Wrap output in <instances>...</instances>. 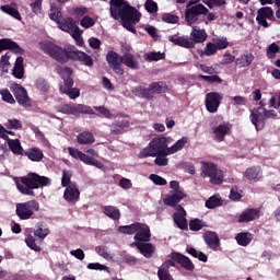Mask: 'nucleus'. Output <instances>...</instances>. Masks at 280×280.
<instances>
[{"label":"nucleus","instance_id":"f257e3e1","mask_svg":"<svg viewBox=\"0 0 280 280\" xmlns=\"http://www.w3.org/2000/svg\"><path fill=\"white\" fill-rule=\"evenodd\" d=\"M40 49L44 54L50 56L52 60H56L61 65L69 62V60H73L74 62H82L85 67H93V57L82 50L62 48L51 42L42 43Z\"/></svg>","mask_w":280,"mask_h":280},{"label":"nucleus","instance_id":"f03ea898","mask_svg":"<svg viewBox=\"0 0 280 280\" xmlns=\"http://www.w3.org/2000/svg\"><path fill=\"white\" fill-rule=\"evenodd\" d=\"M109 12L112 19L115 21H119L127 30V32H131V34H137V28L135 25L141 21V13L137 8L130 5V2L126 0H110L109 1Z\"/></svg>","mask_w":280,"mask_h":280},{"label":"nucleus","instance_id":"7ed1b4c3","mask_svg":"<svg viewBox=\"0 0 280 280\" xmlns=\"http://www.w3.org/2000/svg\"><path fill=\"white\" fill-rule=\"evenodd\" d=\"M15 185L20 194L23 196H36L34 189H39L40 187H48L51 185V179L47 176H40L37 173H28L26 176L18 177L15 179Z\"/></svg>","mask_w":280,"mask_h":280},{"label":"nucleus","instance_id":"20e7f679","mask_svg":"<svg viewBox=\"0 0 280 280\" xmlns=\"http://www.w3.org/2000/svg\"><path fill=\"white\" fill-rule=\"evenodd\" d=\"M118 231L124 235H135V242H139L141 244L145 242H150V237H152V233L150 232V226L145 223H132L130 225H121L118 228Z\"/></svg>","mask_w":280,"mask_h":280},{"label":"nucleus","instance_id":"39448f33","mask_svg":"<svg viewBox=\"0 0 280 280\" xmlns=\"http://www.w3.org/2000/svg\"><path fill=\"white\" fill-rule=\"evenodd\" d=\"M168 150L167 137L159 136L153 138L149 145L139 152L138 159H148V156L154 158L156 154L170 155V153H167Z\"/></svg>","mask_w":280,"mask_h":280},{"label":"nucleus","instance_id":"423d86ee","mask_svg":"<svg viewBox=\"0 0 280 280\" xmlns=\"http://www.w3.org/2000/svg\"><path fill=\"white\" fill-rule=\"evenodd\" d=\"M59 75L63 80V84L59 86L60 93L68 95L71 100H78L80 97V89L73 88V84H75L73 81V69L69 67L60 68Z\"/></svg>","mask_w":280,"mask_h":280},{"label":"nucleus","instance_id":"0eeeda50","mask_svg":"<svg viewBox=\"0 0 280 280\" xmlns=\"http://www.w3.org/2000/svg\"><path fill=\"white\" fill-rule=\"evenodd\" d=\"M208 12L209 9L200 3V0H190L186 4L185 21L187 25H195L198 21V16H202V14H207Z\"/></svg>","mask_w":280,"mask_h":280},{"label":"nucleus","instance_id":"6e6552de","mask_svg":"<svg viewBox=\"0 0 280 280\" xmlns=\"http://www.w3.org/2000/svg\"><path fill=\"white\" fill-rule=\"evenodd\" d=\"M201 178H210L211 185H222L224 183V173L218 170V165L211 162L201 163Z\"/></svg>","mask_w":280,"mask_h":280},{"label":"nucleus","instance_id":"1a4fd4ad","mask_svg":"<svg viewBox=\"0 0 280 280\" xmlns=\"http://www.w3.org/2000/svg\"><path fill=\"white\" fill-rule=\"evenodd\" d=\"M276 116L277 112L275 109L268 110L260 106L250 113V121L255 126L256 130H264V126H266L264 121H266V119H272Z\"/></svg>","mask_w":280,"mask_h":280},{"label":"nucleus","instance_id":"9d476101","mask_svg":"<svg viewBox=\"0 0 280 280\" xmlns=\"http://www.w3.org/2000/svg\"><path fill=\"white\" fill-rule=\"evenodd\" d=\"M37 211H40V203L36 200L20 202L15 206V213L20 220H30Z\"/></svg>","mask_w":280,"mask_h":280},{"label":"nucleus","instance_id":"9b49d317","mask_svg":"<svg viewBox=\"0 0 280 280\" xmlns=\"http://www.w3.org/2000/svg\"><path fill=\"white\" fill-rule=\"evenodd\" d=\"M59 113H62L63 115H73L74 117H80V115H93V108L88 105L77 104H66L62 105L59 109Z\"/></svg>","mask_w":280,"mask_h":280},{"label":"nucleus","instance_id":"f8f14e48","mask_svg":"<svg viewBox=\"0 0 280 280\" xmlns=\"http://www.w3.org/2000/svg\"><path fill=\"white\" fill-rule=\"evenodd\" d=\"M11 91L20 106H32V103L30 102V95L27 94V90H25L23 85L14 83L11 85Z\"/></svg>","mask_w":280,"mask_h":280},{"label":"nucleus","instance_id":"ddd939ff","mask_svg":"<svg viewBox=\"0 0 280 280\" xmlns=\"http://www.w3.org/2000/svg\"><path fill=\"white\" fill-rule=\"evenodd\" d=\"M222 94L218 92H210L206 94V109L208 113H218V108H220V104H222Z\"/></svg>","mask_w":280,"mask_h":280},{"label":"nucleus","instance_id":"4468645a","mask_svg":"<svg viewBox=\"0 0 280 280\" xmlns=\"http://www.w3.org/2000/svg\"><path fill=\"white\" fill-rule=\"evenodd\" d=\"M275 19V11L270 7H262L258 9L256 21L258 25L261 27L268 28L270 27V24L268 21H272ZM268 20V21H267Z\"/></svg>","mask_w":280,"mask_h":280},{"label":"nucleus","instance_id":"2eb2a0df","mask_svg":"<svg viewBox=\"0 0 280 280\" xmlns=\"http://www.w3.org/2000/svg\"><path fill=\"white\" fill-rule=\"evenodd\" d=\"M112 135H121L124 128H130L128 115L117 114L116 120L109 126Z\"/></svg>","mask_w":280,"mask_h":280},{"label":"nucleus","instance_id":"dca6fc26","mask_svg":"<svg viewBox=\"0 0 280 280\" xmlns=\"http://www.w3.org/2000/svg\"><path fill=\"white\" fill-rule=\"evenodd\" d=\"M106 61L115 73L118 75H124L125 71L124 68H121V56H119V54L113 50L108 51L106 55Z\"/></svg>","mask_w":280,"mask_h":280},{"label":"nucleus","instance_id":"f3484780","mask_svg":"<svg viewBox=\"0 0 280 280\" xmlns=\"http://www.w3.org/2000/svg\"><path fill=\"white\" fill-rule=\"evenodd\" d=\"M176 211L173 214L174 223L180 231H188L189 223H187V211H185V208L183 206H177Z\"/></svg>","mask_w":280,"mask_h":280},{"label":"nucleus","instance_id":"a211bd4d","mask_svg":"<svg viewBox=\"0 0 280 280\" xmlns=\"http://www.w3.org/2000/svg\"><path fill=\"white\" fill-rule=\"evenodd\" d=\"M12 51L13 54H16L18 56H24L25 50L21 48L19 43L12 40L11 38H1L0 39V54L1 51Z\"/></svg>","mask_w":280,"mask_h":280},{"label":"nucleus","instance_id":"6ab92c4d","mask_svg":"<svg viewBox=\"0 0 280 280\" xmlns=\"http://www.w3.org/2000/svg\"><path fill=\"white\" fill-rule=\"evenodd\" d=\"M170 258L173 259V261H176L182 268H184V270H188L189 272H194V270H196V266L191 262V259L180 253L173 252L170 255Z\"/></svg>","mask_w":280,"mask_h":280},{"label":"nucleus","instance_id":"aec40b11","mask_svg":"<svg viewBox=\"0 0 280 280\" xmlns=\"http://www.w3.org/2000/svg\"><path fill=\"white\" fill-rule=\"evenodd\" d=\"M132 246H136V248L141 253L145 259H152L154 256V253H156V246L152 243H139V242H133Z\"/></svg>","mask_w":280,"mask_h":280},{"label":"nucleus","instance_id":"412c9836","mask_svg":"<svg viewBox=\"0 0 280 280\" xmlns=\"http://www.w3.org/2000/svg\"><path fill=\"white\" fill-rule=\"evenodd\" d=\"M214 135V141L222 143L226 139V135H231V125L229 122H222L212 129Z\"/></svg>","mask_w":280,"mask_h":280},{"label":"nucleus","instance_id":"4be33fe9","mask_svg":"<svg viewBox=\"0 0 280 280\" xmlns=\"http://www.w3.org/2000/svg\"><path fill=\"white\" fill-rule=\"evenodd\" d=\"M63 198L67 202H78L80 200V188L77 184H70L66 187Z\"/></svg>","mask_w":280,"mask_h":280},{"label":"nucleus","instance_id":"5701e85b","mask_svg":"<svg viewBox=\"0 0 280 280\" xmlns=\"http://www.w3.org/2000/svg\"><path fill=\"white\" fill-rule=\"evenodd\" d=\"M203 242L207 244L208 248H211V250H218V248H220V237L215 232L207 231L203 234Z\"/></svg>","mask_w":280,"mask_h":280},{"label":"nucleus","instance_id":"b1692460","mask_svg":"<svg viewBox=\"0 0 280 280\" xmlns=\"http://www.w3.org/2000/svg\"><path fill=\"white\" fill-rule=\"evenodd\" d=\"M184 198H187V195L183 191H177V192H173L172 195H167L163 199V202L167 207H178L179 206L178 202H180V200H184Z\"/></svg>","mask_w":280,"mask_h":280},{"label":"nucleus","instance_id":"393cba45","mask_svg":"<svg viewBox=\"0 0 280 280\" xmlns=\"http://www.w3.org/2000/svg\"><path fill=\"white\" fill-rule=\"evenodd\" d=\"M167 91V85L164 82H153L147 88V93L149 94V100H152L154 95H161Z\"/></svg>","mask_w":280,"mask_h":280},{"label":"nucleus","instance_id":"a878e982","mask_svg":"<svg viewBox=\"0 0 280 280\" xmlns=\"http://www.w3.org/2000/svg\"><path fill=\"white\" fill-rule=\"evenodd\" d=\"M259 218V210L255 208H249L244 210L240 217H238V222L244 223V222H253L254 220H257Z\"/></svg>","mask_w":280,"mask_h":280},{"label":"nucleus","instance_id":"bb28decb","mask_svg":"<svg viewBox=\"0 0 280 280\" xmlns=\"http://www.w3.org/2000/svg\"><path fill=\"white\" fill-rule=\"evenodd\" d=\"M244 176L247 180L259 183L261 180V167L250 166L244 172Z\"/></svg>","mask_w":280,"mask_h":280},{"label":"nucleus","instance_id":"cd10ccee","mask_svg":"<svg viewBox=\"0 0 280 280\" xmlns=\"http://www.w3.org/2000/svg\"><path fill=\"white\" fill-rule=\"evenodd\" d=\"M170 43H173L174 45H178V47H184L185 49H194L196 47V44L194 40L189 39L188 37H174L168 36Z\"/></svg>","mask_w":280,"mask_h":280},{"label":"nucleus","instance_id":"c85d7f7f","mask_svg":"<svg viewBox=\"0 0 280 280\" xmlns=\"http://www.w3.org/2000/svg\"><path fill=\"white\" fill-rule=\"evenodd\" d=\"M121 65H125V67H128V69H132L133 71H137L139 69V61L137 60V57L132 55L131 52H125L121 56Z\"/></svg>","mask_w":280,"mask_h":280},{"label":"nucleus","instance_id":"c756f323","mask_svg":"<svg viewBox=\"0 0 280 280\" xmlns=\"http://www.w3.org/2000/svg\"><path fill=\"white\" fill-rule=\"evenodd\" d=\"M50 230L47 223L40 221L35 225L34 236L38 237L39 242H43L47 235H49Z\"/></svg>","mask_w":280,"mask_h":280},{"label":"nucleus","instance_id":"7c9ffc66","mask_svg":"<svg viewBox=\"0 0 280 280\" xmlns=\"http://www.w3.org/2000/svg\"><path fill=\"white\" fill-rule=\"evenodd\" d=\"M23 156H27L30 161H33V163H40V161L45 159V154L43 153V150L38 148H32V149H28L27 151H24Z\"/></svg>","mask_w":280,"mask_h":280},{"label":"nucleus","instance_id":"2f4dec72","mask_svg":"<svg viewBox=\"0 0 280 280\" xmlns=\"http://www.w3.org/2000/svg\"><path fill=\"white\" fill-rule=\"evenodd\" d=\"M253 60H255V55L246 51L244 55H241L238 58L235 59V65L237 67L246 68L253 65Z\"/></svg>","mask_w":280,"mask_h":280},{"label":"nucleus","instance_id":"473e14b6","mask_svg":"<svg viewBox=\"0 0 280 280\" xmlns=\"http://www.w3.org/2000/svg\"><path fill=\"white\" fill-rule=\"evenodd\" d=\"M77 141L79 145H91L95 143V137L91 133V131H83L78 135Z\"/></svg>","mask_w":280,"mask_h":280},{"label":"nucleus","instance_id":"72a5a7b5","mask_svg":"<svg viewBox=\"0 0 280 280\" xmlns=\"http://www.w3.org/2000/svg\"><path fill=\"white\" fill-rule=\"evenodd\" d=\"M8 145L13 154H16L18 156H23L25 154V151L23 150V147L21 145V140L8 139Z\"/></svg>","mask_w":280,"mask_h":280},{"label":"nucleus","instance_id":"f704fd0d","mask_svg":"<svg viewBox=\"0 0 280 280\" xmlns=\"http://www.w3.org/2000/svg\"><path fill=\"white\" fill-rule=\"evenodd\" d=\"M102 211L105 215H107V218H110V220H119V218H121L119 208L115 206H104Z\"/></svg>","mask_w":280,"mask_h":280},{"label":"nucleus","instance_id":"c9c22d12","mask_svg":"<svg viewBox=\"0 0 280 280\" xmlns=\"http://www.w3.org/2000/svg\"><path fill=\"white\" fill-rule=\"evenodd\" d=\"M80 161H82V163H84L85 165H92L93 167H97V170H104V163L93 156L86 155L85 153H82Z\"/></svg>","mask_w":280,"mask_h":280},{"label":"nucleus","instance_id":"e433bc0d","mask_svg":"<svg viewBox=\"0 0 280 280\" xmlns=\"http://www.w3.org/2000/svg\"><path fill=\"white\" fill-rule=\"evenodd\" d=\"M238 246H248L253 242V234L250 232H241L235 236Z\"/></svg>","mask_w":280,"mask_h":280},{"label":"nucleus","instance_id":"4c0bfd02","mask_svg":"<svg viewBox=\"0 0 280 280\" xmlns=\"http://www.w3.org/2000/svg\"><path fill=\"white\" fill-rule=\"evenodd\" d=\"M190 37L192 43H205L207 40V32L205 30H197L192 27V32L190 33Z\"/></svg>","mask_w":280,"mask_h":280},{"label":"nucleus","instance_id":"58836bf2","mask_svg":"<svg viewBox=\"0 0 280 280\" xmlns=\"http://www.w3.org/2000/svg\"><path fill=\"white\" fill-rule=\"evenodd\" d=\"M49 19L50 21H55V23H59L62 19V8L56 5V3L51 4Z\"/></svg>","mask_w":280,"mask_h":280},{"label":"nucleus","instance_id":"ea45409f","mask_svg":"<svg viewBox=\"0 0 280 280\" xmlns=\"http://www.w3.org/2000/svg\"><path fill=\"white\" fill-rule=\"evenodd\" d=\"M57 25L59 30L69 34L71 30H73L75 21H73V18L62 19L59 23H57Z\"/></svg>","mask_w":280,"mask_h":280},{"label":"nucleus","instance_id":"a19ab883","mask_svg":"<svg viewBox=\"0 0 280 280\" xmlns=\"http://www.w3.org/2000/svg\"><path fill=\"white\" fill-rule=\"evenodd\" d=\"M187 137H183L182 139L177 140L171 148L167 150V154H176V152H180L185 145H187Z\"/></svg>","mask_w":280,"mask_h":280},{"label":"nucleus","instance_id":"79ce46f5","mask_svg":"<svg viewBox=\"0 0 280 280\" xmlns=\"http://www.w3.org/2000/svg\"><path fill=\"white\" fill-rule=\"evenodd\" d=\"M35 88L37 89V91H40V93H49L51 85L49 84V81H47L45 78H38L35 81Z\"/></svg>","mask_w":280,"mask_h":280},{"label":"nucleus","instance_id":"37998d69","mask_svg":"<svg viewBox=\"0 0 280 280\" xmlns=\"http://www.w3.org/2000/svg\"><path fill=\"white\" fill-rule=\"evenodd\" d=\"M0 10L5 14H9V16L16 19V21H21V13L14 7H11L10 4H4L0 7Z\"/></svg>","mask_w":280,"mask_h":280},{"label":"nucleus","instance_id":"c03bdc74","mask_svg":"<svg viewBox=\"0 0 280 280\" xmlns=\"http://www.w3.org/2000/svg\"><path fill=\"white\" fill-rule=\"evenodd\" d=\"M69 34L72 36V38H74L79 47H82V45H84V39H82V31L80 30L78 24L73 25Z\"/></svg>","mask_w":280,"mask_h":280},{"label":"nucleus","instance_id":"a18cd8bd","mask_svg":"<svg viewBox=\"0 0 280 280\" xmlns=\"http://www.w3.org/2000/svg\"><path fill=\"white\" fill-rule=\"evenodd\" d=\"M186 253H188V255H190L191 257H195V259H199V261H202L203 264H207L209 259L205 253L198 252L194 247L186 248Z\"/></svg>","mask_w":280,"mask_h":280},{"label":"nucleus","instance_id":"49530a36","mask_svg":"<svg viewBox=\"0 0 280 280\" xmlns=\"http://www.w3.org/2000/svg\"><path fill=\"white\" fill-rule=\"evenodd\" d=\"M207 223L200 219H192L189 221V230L194 232L202 231L206 229Z\"/></svg>","mask_w":280,"mask_h":280},{"label":"nucleus","instance_id":"de8ad7c7","mask_svg":"<svg viewBox=\"0 0 280 280\" xmlns=\"http://www.w3.org/2000/svg\"><path fill=\"white\" fill-rule=\"evenodd\" d=\"M222 198L218 196H211L208 200H206L207 209H215L217 207H222Z\"/></svg>","mask_w":280,"mask_h":280},{"label":"nucleus","instance_id":"09e8293b","mask_svg":"<svg viewBox=\"0 0 280 280\" xmlns=\"http://www.w3.org/2000/svg\"><path fill=\"white\" fill-rule=\"evenodd\" d=\"M25 244L31 248V250H35V253H40V246L36 245V238L32 234H27L25 237Z\"/></svg>","mask_w":280,"mask_h":280},{"label":"nucleus","instance_id":"8fccbe9b","mask_svg":"<svg viewBox=\"0 0 280 280\" xmlns=\"http://www.w3.org/2000/svg\"><path fill=\"white\" fill-rule=\"evenodd\" d=\"M200 80H205V82H209V84H222L224 80L220 78V75L214 74V75H205V74H199Z\"/></svg>","mask_w":280,"mask_h":280},{"label":"nucleus","instance_id":"3c124183","mask_svg":"<svg viewBox=\"0 0 280 280\" xmlns=\"http://www.w3.org/2000/svg\"><path fill=\"white\" fill-rule=\"evenodd\" d=\"M147 62H159V60H165L164 52H149L145 55Z\"/></svg>","mask_w":280,"mask_h":280},{"label":"nucleus","instance_id":"603ef678","mask_svg":"<svg viewBox=\"0 0 280 280\" xmlns=\"http://www.w3.org/2000/svg\"><path fill=\"white\" fill-rule=\"evenodd\" d=\"M132 95L136 97H143L144 100H149L148 88L136 86L131 90Z\"/></svg>","mask_w":280,"mask_h":280},{"label":"nucleus","instance_id":"864d4df0","mask_svg":"<svg viewBox=\"0 0 280 280\" xmlns=\"http://www.w3.org/2000/svg\"><path fill=\"white\" fill-rule=\"evenodd\" d=\"M72 176L73 173L71 171L63 170L61 177V187H69V185L73 184V182H71Z\"/></svg>","mask_w":280,"mask_h":280},{"label":"nucleus","instance_id":"5fc2aeb1","mask_svg":"<svg viewBox=\"0 0 280 280\" xmlns=\"http://www.w3.org/2000/svg\"><path fill=\"white\" fill-rule=\"evenodd\" d=\"M9 67H10V54L7 52L0 58V71L2 73H8Z\"/></svg>","mask_w":280,"mask_h":280},{"label":"nucleus","instance_id":"6e6d98bb","mask_svg":"<svg viewBox=\"0 0 280 280\" xmlns=\"http://www.w3.org/2000/svg\"><path fill=\"white\" fill-rule=\"evenodd\" d=\"M144 9L149 14H156L159 12V4L154 0H147L144 3Z\"/></svg>","mask_w":280,"mask_h":280},{"label":"nucleus","instance_id":"4d7b16f0","mask_svg":"<svg viewBox=\"0 0 280 280\" xmlns=\"http://www.w3.org/2000/svg\"><path fill=\"white\" fill-rule=\"evenodd\" d=\"M202 3L208 8H222V5H226V0H202Z\"/></svg>","mask_w":280,"mask_h":280},{"label":"nucleus","instance_id":"13d9d810","mask_svg":"<svg viewBox=\"0 0 280 280\" xmlns=\"http://www.w3.org/2000/svg\"><path fill=\"white\" fill-rule=\"evenodd\" d=\"M95 252L103 259H110V253H108V247L106 245H98L95 247Z\"/></svg>","mask_w":280,"mask_h":280},{"label":"nucleus","instance_id":"bf43d9fd","mask_svg":"<svg viewBox=\"0 0 280 280\" xmlns=\"http://www.w3.org/2000/svg\"><path fill=\"white\" fill-rule=\"evenodd\" d=\"M279 51H280L279 45H277V43H272L267 48V57L272 59L277 56V54H279Z\"/></svg>","mask_w":280,"mask_h":280},{"label":"nucleus","instance_id":"052dcab7","mask_svg":"<svg viewBox=\"0 0 280 280\" xmlns=\"http://www.w3.org/2000/svg\"><path fill=\"white\" fill-rule=\"evenodd\" d=\"M0 95H2V100L3 102H7V104H16V101L14 100V96H12V93H10V90L0 91Z\"/></svg>","mask_w":280,"mask_h":280},{"label":"nucleus","instance_id":"680f3d73","mask_svg":"<svg viewBox=\"0 0 280 280\" xmlns=\"http://www.w3.org/2000/svg\"><path fill=\"white\" fill-rule=\"evenodd\" d=\"M80 25L81 27H84V30H89V27H93V25H95V20L89 15H84L80 21Z\"/></svg>","mask_w":280,"mask_h":280},{"label":"nucleus","instance_id":"e2e57ef3","mask_svg":"<svg viewBox=\"0 0 280 280\" xmlns=\"http://www.w3.org/2000/svg\"><path fill=\"white\" fill-rule=\"evenodd\" d=\"M7 128L9 130H21L23 128V124H21V120L14 118V119H9Z\"/></svg>","mask_w":280,"mask_h":280},{"label":"nucleus","instance_id":"0e129e2a","mask_svg":"<svg viewBox=\"0 0 280 280\" xmlns=\"http://www.w3.org/2000/svg\"><path fill=\"white\" fill-rule=\"evenodd\" d=\"M156 159L154 160L155 165H159V167H165L170 163V160L163 155V154H156Z\"/></svg>","mask_w":280,"mask_h":280},{"label":"nucleus","instance_id":"69168bd1","mask_svg":"<svg viewBox=\"0 0 280 280\" xmlns=\"http://www.w3.org/2000/svg\"><path fill=\"white\" fill-rule=\"evenodd\" d=\"M137 261H139L137 257L129 254H126L121 257V262L127 264V266H137Z\"/></svg>","mask_w":280,"mask_h":280},{"label":"nucleus","instance_id":"338daca9","mask_svg":"<svg viewBox=\"0 0 280 280\" xmlns=\"http://www.w3.org/2000/svg\"><path fill=\"white\" fill-rule=\"evenodd\" d=\"M162 21L164 23H171V24H176L178 22V16L174 15L172 13H164L162 15Z\"/></svg>","mask_w":280,"mask_h":280},{"label":"nucleus","instance_id":"774afa93","mask_svg":"<svg viewBox=\"0 0 280 280\" xmlns=\"http://www.w3.org/2000/svg\"><path fill=\"white\" fill-rule=\"evenodd\" d=\"M218 54V46L213 43H208L205 49V56H214Z\"/></svg>","mask_w":280,"mask_h":280}]
</instances>
